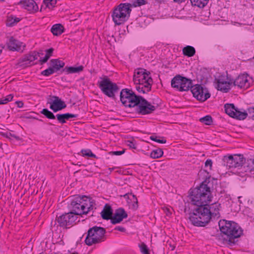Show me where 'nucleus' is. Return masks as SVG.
<instances>
[{"label": "nucleus", "instance_id": "f257e3e1", "mask_svg": "<svg viewBox=\"0 0 254 254\" xmlns=\"http://www.w3.org/2000/svg\"><path fill=\"white\" fill-rule=\"evenodd\" d=\"M220 207L219 203H214L210 205L206 204L203 206L196 207L192 213L190 214L189 219L194 226L204 227L209 222L211 217H220Z\"/></svg>", "mask_w": 254, "mask_h": 254}, {"label": "nucleus", "instance_id": "f03ea898", "mask_svg": "<svg viewBox=\"0 0 254 254\" xmlns=\"http://www.w3.org/2000/svg\"><path fill=\"white\" fill-rule=\"evenodd\" d=\"M155 109L146 99L136 95L131 89H128V113L133 111L137 114L146 115L151 113Z\"/></svg>", "mask_w": 254, "mask_h": 254}, {"label": "nucleus", "instance_id": "7ed1b4c3", "mask_svg": "<svg viewBox=\"0 0 254 254\" xmlns=\"http://www.w3.org/2000/svg\"><path fill=\"white\" fill-rule=\"evenodd\" d=\"M220 231L223 234L224 243L230 246L235 243V239L243 234V230L238 224L234 221L220 220L218 223Z\"/></svg>", "mask_w": 254, "mask_h": 254}, {"label": "nucleus", "instance_id": "20e7f679", "mask_svg": "<svg viewBox=\"0 0 254 254\" xmlns=\"http://www.w3.org/2000/svg\"><path fill=\"white\" fill-rule=\"evenodd\" d=\"M95 202L94 200L85 195H74L71 199L68 205L70 212L76 216L86 214L88 212L93 210Z\"/></svg>", "mask_w": 254, "mask_h": 254}, {"label": "nucleus", "instance_id": "39448f33", "mask_svg": "<svg viewBox=\"0 0 254 254\" xmlns=\"http://www.w3.org/2000/svg\"><path fill=\"white\" fill-rule=\"evenodd\" d=\"M207 182H209V180L206 179L191 192V201L197 207L203 206L211 200L210 189L206 184Z\"/></svg>", "mask_w": 254, "mask_h": 254}, {"label": "nucleus", "instance_id": "423d86ee", "mask_svg": "<svg viewBox=\"0 0 254 254\" xmlns=\"http://www.w3.org/2000/svg\"><path fill=\"white\" fill-rule=\"evenodd\" d=\"M149 71L144 69H139L134 72L133 81L135 84L136 90L140 93H147L151 89L153 80Z\"/></svg>", "mask_w": 254, "mask_h": 254}, {"label": "nucleus", "instance_id": "0eeeda50", "mask_svg": "<svg viewBox=\"0 0 254 254\" xmlns=\"http://www.w3.org/2000/svg\"><path fill=\"white\" fill-rule=\"evenodd\" d=\"M106 231L104 228L95 226L89 229L85 239L86 245L91 246L105 241Z\"/></svg>", "mask_w": 254, "mask_h": 254}, {"label": "nucleus", "instance_id": "6e6552de", "mask_svg": "<svg viewBox=\"0 0 254 254\" xmlns=\"http://www.w3.org/2000/svg\"><path fill=\"white\" fill-rule=\"evenodd\" d=\"M98 86L105 95L113 99H115V94L119 90L117 84L113 82L107 76H105L98 82Z\"/></svg>", "mask_w": 254, "mask_h": 254}, {"label": "nucleus", "instance_id": "1a4fd4ad", "mask_svg": "<svg viewBox=\"0 0 254 254\" xmlns=\"http://www.w3.org/2000/svg\"><path fill=\"white\" fill-rule=\"evenodd\" d=\"M111 16L115 25L124 24L127 20V3H121L115 7Z\"/></svg>", "mask_w": 254, "mask_h": 254}, {"label": "nucleus", "instance_id": "9d476101", "mask_svg": "<svg viewBox=\"0 0 254 254\" xmlns=\"http://www.w3.org/2000/svg\"><path fill=\"white\" fill-rule=\"evenodd\" d=\"M192 85L191 80L180 75L175 76L171 80V86L180 91H188Z\"/></svg>", "mask_w": 254, "mask_h": 254}, {"label": "nucleus", "instance_id": "9b49d317", "mask_svg": "<svg viewBox=\"0 0 254 254\" xmlns=\"http://www.w3.org/2000/svg\"><path fill=\"white\" fill-rule=\"evenodd\" d=\"M244 160L243 156L241 154L229 155L223 157V163L224 165L229 168H238L240 170Z\"/></svg>", "mask_w": 254, "mask_h": 254}, {"label": "nucleus", "instance_id": "f8f14e48", "mask_svg": "<svg viewBox=\"0 0 254 254\" xmlns=\"http://www.w3.org/2000/svg\"><path fill=\"white\" fill-rule=\"evenodd\" d=\"M190 89L193 97L199 101L204 102L210 96L208 89L200 84H192Z\"/></svg>", "mask_w": 254, "mask_h": 254}, {"label": "nucleus", "instance_id": "ddd939ff", "mask_svg": "<svg viewBox=\"0 0 254 254\" xmlns=\"http://www.w3.org/2000/svg\"><path fill=\"white\" fill-rule=\"evenodd\" d=\"M77 217L73 214L70 211L57 216L56 221L58 222V225L61 227L68 228L72 226L77 219Z\"/></svg>", "mask_w": 254, "mask_h": 254}, {"label": "nucleus", "instance_id": "4468645a", "mask_svg": "<svg viewBox=\"0 0 254 254\" xmlns=\"http://www.w3.org/2000/svg\"><path fill=\"white\" fill-rule=\"evenodd\" d=\"M42 54V53L37 52L36 51L30 52L24 55L22 58L18 60V64L23 67L33 65L35 64L33 63V62Z\"/></svg>", "mask_w": 254, "mask_h": 254}, {"label": "nucleus", "instance_id": "2eb2a0df", "mask_svg": "<svg viewBox=\"0 0 254 254\" xmlns=\"http://www.w3.org/2000/svg\"><path fill=\"white\" fill-rule=\"evenodd\" d=\"M225 113L230 117L238 120H244L247 118V114L239 111L233 104H227L224 106Z\"/></svg>", "mask_w": 254, "mask_h": 254}, {"label": "nucleus", "instance_id": "dca6fc26", "mask_svg": "<svg viewBox=\"0 0 254 254\" xmlns=\"http://www.w3.org/2000/svg\"><path fill=\"white\" fill-rule=\"evenodd\" d=\"M49 97L51 98L48 101V104L50 105V108L54 112L56 113L66 108V105L65 102L59 97L51 95Z\"/></svg>", "mask_w": 254, "mask_h": 254}, {"label": "nucleus", "instance_id": "f3484780", "mask_svg": "<svg viewBox=\"0 0 254 254\" xmlns=\"http://www.w3.org/2000/svg\"><path fill=\"white\" fill-rule=\"evenodd\" d=\"M248 74L239 75L235 80H232V85L235 86H238L239 88H248L250 86V83L248 80Z\"/></svg>", "mask_w": 254, "mask_h": 254}, {"label": "nucleus", "instance_id": "a211bd4d", "mask_svg": "<svg viewBox=\"0 0 254 254\" xmlns=\"http://www.w3.org/2000/svg\"><path fill=\"white\" fill-rule=\"evenodd\" d=\"M241 172L249 173L250 175H254V159H249L243 161V163L240 168Z\"/></svg>", "mask_w": 254, "mask_h": 254}, {"label": "nucleus", "instance_id": "6ab92c4d", "mask_svg": "<svg viewBox=\"0 0 254 254\" xmlns=\"http://www.w3.org/2000/svg\"><path fill=\"white\" fill-rule=\"evenodd\" d=\"M127 217V213L123 208H120L115 211L114 216H112L111 221L113 224L121 222L123 218Z\"/></svg>", "mask_w": 254, "mask_h": 254}, {"label": "nucleus", "instance_id": "aec40b11", "mask_svg": "<svg viewBox=\"0 0 254 254\" xmlns=\"http://www.w3.org/2000/svg\"><path fill=\"white\" fill-rule=\"evenodd\" d=\"M232 85V80L229 79L225 81L221 78L217 79V89L224 92H228L230 89V86Z\"/></svg>", "mask_w": 254, "mask_h": 254}, {"label": "nucleus", "instance_id": "412c9836", "mask_svg": "<svg viewBox=\"0 0 254 254\" xmlns=\"http://www.w3.org/2000/svg\"><path fill=\"white\" fill-rule=\"evenodd\" d=\"M20 3L30 13H34L38 10V6L35 0H22Z\"/></svg>", "mask_w": 254, "mask_h": 254}, {"label": "nucleus", "instance_id": "4be33fe9", "mask_svg": "<svg viewBox=\"0 0 254 254\" xmlns=\"http://www.w3.org/2000/svg\"><path fill=\"white\" fill-rule=\"evenodd\" d=\"M7 48L10 51H18L20 49L21 43L14 39L13 37H10L8 42L6 43Z\"/></svg>", "mask_w": 254, "mask_h": 254}, {"label": "nucleus", "instance_id": "5701e85b", "mask_svg": "<svg viewBox=\"0 0 254 254\" xmlns=\"http://www.w3.org/2000/svg\"><path fill=\"white\" fill-rule=\"evenodd\" d=\"M77 115L71 113L58 114L56 116L58 122L61 124H64L66 123V120H68L71 118L77 117Z\"/></svg>", "mask_w": 254, "mask_h": 254}, {"label": "nucleus", "instance_id": "b1692460", "mask_svg": "<svg viewBox=\"0 0 254 254\" xmlns=\"http://www.w3.org/2000/svg\"><path fill=\"white\" fill-rule=\"evenodd\" d=\"M128 205L129 208L133 210L138 208V201L136 196L132 192H128Z\"/></svg>", "mask_w": 254, "mask_h": 254}, {"label": "nucleus", "instance_id": "393cba45", "mask_svg": "<svg viewBox=\"0 0 254 254\" xmlns=\"http://www.w3.org/2000/svg\"><path fill=\"white\" fill-rule=\"evenodd\" d=\"M101 217L103 219L109 220L113 215V210L111 206L108 203L105 204L103 210L101 212Z\"/></svg>", "mask_w": 254, "mask_h": 254}, {"label": "nucleus", "instance_id": "a878e982", "mask_svg": "<svg viewBox=\"0 0 254 254\" xmlns=\"http://www.w3.org/2000/svg\"><path fill=\"white\" fill-rule=\"evenodd\" d=\"M50 62L51 67L55 72L63 68L65 65V63L63 61L58 59H52Z\"/></svg>", "mask_w": 254, "mask_h": 254}, {"label": "nucleus", "instance_id": "bb28decb", "mask_svg": "<svg viewBox=\"0 0 254 254\" xmlns=\"http://www.w3.org/2000/svg\"><path fill=\"white\" fill-rule=\"evenodd\" d=\"M84 67L83 65H80L78 67L66 66L63 69V72H66L67 74L73 73H79L83 71Z\"/></svg>", "mask_w": 254, "mask_h": 254}, {"label": "nucleus", "instance_id": "cd10ccee", "mask_svg": "<svg viewBox=\"0 0 254 254\" xmlns=\"http://www.w3.org/2000/svg\"><path fill=\"white\" fill-rule=\"evenodd\" d=\"M51 31L54 35L59 36L64 32V27L61 24H56L53 25Z\"/></svg>", "mask_w": 254, "mask_h": 254}, {"label": "nucleus", "instance_id": "c85d7f7f", "mask_svg": "<svg viewBox=\"0 0 254 254\" xmlns=\"http://www.w3.org/2000/svg\"><path fill=\"white\" fill-rule=\"evenodd\" d=\"M54 51V49L53 48L45 50L46 55L45 57L43 59L41 58L39 61L41 64H43L48 61L50 58L52 56Z\"/></svg>", "mask_w": 254, "mask_h": 254}, {"label": "nucleus", "instance_id": "c756f323", "mask_svg": "<svg viewBox=\"0 0 254 254\" xmlns=\"http://www.w3.org/2000/svg\"><path fill=\"white\" fill-rule=\"evenodd\" d=\"M183 52L184 55L189 57H192L195 53V49L190 46H187L183 48Z\"/></svg>", "mask_w": 254, "mask_h": 254}, {"label": "nucleus", "instance_id": "7c9ffc66", "mask_svg": "<svg viewBox=\"0 0 254 254\" xmlns=\"http://www.w3.org/2000/svg\"><path fill=\"white\" fill-rule=\"evenodd\" d=\"M20 21L19 18L9 16L7 17L6 20V26L11 27L17 24Z\"/></svg>", "mask_w": 254, "mask_h": 254}, {"label": "nucleus", "instance_id": "2f4dec72", "mask_svg": "<svg viewBox=\"0 0 254 254\" xmlns=\"http://www.w3.org/2000/svg\"><path fill=\"white\" fill-rule=\"evenodd\" d=\"M120 101H121L123 105L125 107L127 106V88H124L122 89L120 92Z\"/></svg>", "mask_w": 254, "mask_h": 254}, {"label": "nucleus", "instance_id": "473e14b6", "mask_svg": "<svg viewBox=\"0 0 254 254\" xmlns=\"http://www.w3.org/2000/svg\"><path fill=\"white\" fill-rule=\"evenodd\" d=\"M209 0H190L192 5L199 7H203L205 6Z\"/></svg>", "mask_w": 254, "mask_h": 254}, {"label": "nucleus", "instance_id": "72a5a7b5", "mask_svg": "<svg viewBox=\"0 0 254 254\" xmlns=\"http://www.w3.org/2000/svg\"><path fill=\"white\" fill-rule=\"evenodd\" d=\"M40 113L49 119L54 120L56 119V116L47 109H43Z\"/></svg>", "mask_w": 254, "mask_h": 254}, {"label": "nucleus", "instance_id": "f704fd0d", "mask_svg": "<svg viewBox=\"0 0 254 254\" xmlns=\"http://www.w3.org/2000/svg\"><path fill=\"white\" fill-rule=\"evenodd\" d=\"M163 155V151L161 149H157L153 150L150 153V157L153 159H157L162 157Z\"/></svg>", "mask_w": 254, "mask_h": 254}, {"label": "nucleus", "instance_id": "c9c22d12", "mask_svg": "<svg viewBox=\"0 0 254 254\" xmlns=\"http://www.w3.org/2000/svg\"><path fill=\"white\" fill-rule=\"evenodd\" d=\"M43 3L46 7L52 9L55 6L57 3V0H44Z\"/></svg>", "mask_w": 254, "mask_h": 254}, {"label": "nucleus", "instance_id": "e433bc0d", "mask_svg": "<svg viewBox=\"0 0 254 254\" xmlns=\"http://www.w3.org/2000/svg\"><path fill=\"white\" fill-rule=\"evenodd\" d=\"M80 152L81 153L83 156L96 158V155L93 154L90 149H82Z\"/></svg>", "mask_w": 254, "mask_h": 254}, {"label": "nucleus", "instance_id": "4c0bfd02", "mask_svg": "<svg viewBox=\"0 0 254 254\" xmlns=\"http://www.w3.org/2000/svg\"><path fill=\"white\" fill-rule=\"evenodd\" d=\"M200 121L206 125H210L212 122V119L210 116L207 115L200 119Z\"/></svg>", "mask_w": 254, "mask_h": 254}, {"label": "nucleus", "instance_id": "58836bf2", "mask_svg": "<svg viewBox=\"0 0 254 254\" xmlns=\"http://www.w3.org/2000/svg\"><path fill=\"white\" fill-rule=\"evenodd\" d=\"M13 98L12 94H9L6 97L0 99V105L6 104L11 101Z\"/></svg>", "mask_w": 254, "mask_h": 254}, {"label": "nucleus", "instance_id": "ea45409f", "mask_svg": "<svg viewBox=\"0 0 254 254\" xmlns=\"http://www.w3.org/2000/svg\"><path fill=\"white\" fill-rule=\"evenodd\" d=\"M55 72L54 71V69L50 66L47 69L42 71L41 72V74L46 76H48Z\"/></svg>", "mask_w": 254, "mask_h": 254}, {"label": "nucleus", "instance_id": "a19ab883", "mask_svg": "<svg viewBox=\"0 0 254 254\" xmlns=\"http://www.w3.org/2000/svg\"><path fill=\"white\" fill-rule=\"evenodd\" d=\"M139 247L140 252L142 254H149V250L144 243H142Z\"/></svg>", "mask_w": 254, "mask_h": 254}, {"label": "nucleus", "instance_id": "79ce46f5", "mask_svg": "<svg viewBox=\"0 0 254 254\" xmlns=\"http://www.w3.org/2000/svg\"><path fill=\"white\" fill-rule=\"evenodd\" d=\"M244 112L247 114V117H249L252 119L254 120V107L249 108L247 110V112L244 111Z\"/></svg>", "mask_w": 254, "mask_h": 254}, {"label": "nucleus", "instance_id": "37998d69", "mask_svg": "<svg viewBox=\"0 0 254 254\" xmlns=\"http://www.w3.org/2000/svg\"><path fill=\"white\" fill-rule=\"evenodd\" d=\"M150 138L151 140L160 143H165L166 142V140L164 139L163 137H162V139H158L157 136H151Z\"/></svg>", "mask_w": 254, "mask_h": 254}, {"label": "nucleus", "instance_id": "c03bdc74", "mask_svg": "<svg viewBox=\"0 0 254 254\" xmlns=\"http://www.w3.org/2000/svg\"><path fill=\"white\" fill-rule=\"evenodd\" d=\"M128 147L130 149H136L137 146L134 140H128Z\"/></svg>", "mask_w": 254, "mask_h": 254}, {"label": "nucleus", "instance_id": "a18cd8bd", "mask_svg": "<svg viewBox=\"0 0 254 254\" xmlns=\"http://www.w3.org/2000/svg\"><path fill=\"white\" fill-rule=\"evenodd\" d=\"M125 152L126 149H123L121 151H111L110 152V154L112 155H121L124 154Z\"/></svg>", "mask_w": 254, "mask_h": 254}, {"label": "nucleus", "instance_id": "49530a36", "mask_svg": "<svg viewBox=\"0 0 254 254\" xmlns=\"http://www.w3.org/2000/svg\"><path fill=\"white\" fill-rule=\"evenodd\" d=\"M162 209L163 210V211L164 212V213H166L167 216H169L171 215L172 212H171V210L170 208H169L166 206H164V207H162Z\"/></svg>", "mask_w": 254, "mask_h": 254}, {"label": "nucleus", "instance_id": "de8ad7c7", "mask_svg": "<svg viewBox=\"0 0 254 254\" xmlns=\"http://www.w3.org/2000/svg\"><path fill=\"white\" fill-rule=\"evenodd\" d=\"M119 35L121 38L125 37V36L126 35V31L125 29H124V28L120 29V30H119Z\"/></svg>", "mask_w": 254, "mask_h": 254}, {"label": "nucleus", "instance_id": "09e8293b", "mask_svg": "<svg viewBox=\"0 0 254 254\" xmlns=\"http://www.w3.org/2000/svg\"><path fill=\"white\" fill-rule=\"evenodd\" d=\"M212 161L210 159H207L206 161H205V167H208L209 166L210 167V169L211 168V167H212Z\"/></svg>", "mask_w": 254, "mask_h": 254}, {"label": "nucleus", "instance_id": "8fccbe9b", "mask_svg": "<svg viewBox=\"0 0 254 254\" xmlns=\"http://www.w3.org/2000/svg\"><path fill=\"white\" fill-rule=\"evenodd\" d=\"M137 4H135V6H140L146 4V1L144 0H137Z\"/></svg>", "mask_w": 254, "mask_h": 254}, {"label": "nucleus", "instance_id": "3c124183", "mask_svg": "<svg viewBox=\"0 0 254 254\" xmlns=\"http://www.w3.org/2000/svg\"><path fill=\"white\" fill-rule=\"evenodd\" d=\"M9 139H10V137H12L15 138L17 140H20V137L14 134H12L11 133L9 132Z\"/></svg>", "mask_w": 254, "mask_h": 254}, {"label": "nucleus", "instance_id": "603ef678", "mask_svg": "<svg viewBox=\"0 0 254 254\" xmlns=\"http://www.w3.org/2000/svg\"><path fill=\"white\" fill-rule=\"evenodd\" d=\"M115 230H118L121 232H125L126 229L125 228L122 226H117L115 228Z\"/></svg>", "mask_w": 254, "mask_h": 254}, {"label": "nucleus", "instance_id": "864d4df0", "mask_svg": "<svg viewBox=\"0 0 254 254\" xmlns=\"http://www.w3.org/2000/svg\"><path fill=\"white\" fill-rule=\"evenodd\" d=\"M9 132H6V133H4V132H0V135H1V136H3V137H5L6 138H9Z\"/></svg>", "mask_w": 254, "mask_h": 254}, {"label": "nucleus", "instance_id": "5fc2aeb1", "mask_svg": "<svg viewBox=\"0 0 254 254\" xmlns=\"http://www.w3.org/2000/svg\"><path fill=\"white\" fill-rule=\"evenodd\" d=\"M15 104L18 108H22L23 106V103L22 101H17L15 102Z\"/></svg>", "mask_w": 254, "mask_h": 254}, {"label": "nucleus", "instance_id": "6e6d98bb", "mask_svg": "<svg viewBox=\"0 0 254 254\" xmlns=\"http://www.w3.org/2000/svg\"><path fill=\"white\" fill-rule=\"evenodd\" d=\"M175 2L178 3H181L183 1H185L186 0H173Z\"/></svg>", "mask_w": 254, "mask_h": 254}, {"label": "nucleus", "instance_id": "4d7b16f0", "mask_svg": "<svg viewBox=\"0 0 254 254\" xmlns=\"http://www.w3.org/2000/svg\"><path fill=\"white\" fill-rule=\"evenodd\" d=\"M131 6V4H129V3H128V8H127V10H128V14H129V11L131 10L129 8V6Z\"/></svg>", "mask_w": 254, "mask_h": 254}, {"label": "nucleus", "instance_id": "13d9d810", "mask_svg": "<svg viewBox=\"0 0 254 254\" xmlns=\"http://www.w3.org/2000/svg\"><path fill=\"white\" fill-rule=\"evenodd\" d=\"M170 247L171 248V250L173 251L175 249V247L170 244Z\"/></svg>", "mask_w": 254, "mask_h": 254}, {"label": "nucleus", "instance_id": "bf43d9fd", "mask_svg": "<svg viewBox=\"0 0 254 254\" xmlns=\"http://www.w3.org/2000/svg\"><path fill=\"white\" fill-rule=\"evenodd\" d=\"M124 197H126V196H127V193H126L124 195H123Z\"/></svg>", "mask_w": 254, "mask_h": 254}, {"label": "nucleus", "instance_id": "052dcab7", "mask_svg": "<svg viewBox=\"0 0 254 254\" xmlns=\"http://www.w3.org/2000/svg\"><path fill=\"white\" fill-rule=\"evenodd\" d=\"M156 0L157 1H159V2H161L163 0Z\"/></svg>", "mask_w": 254, "mask_h": 254}, {"label": "nucleus", "instance_id": "680f3d73", "mask_svg": "<svg viewBox=\"0 0 254 254\" xmlns=\"http://www.w3.org/2000/svg\"><path fill=\"white\" fill-rule=\"evenodd\" d=\"M2 52V49H0V54Z\"/></svg>", "mask_w": 254, "mask_h": 254}, {"label": "nucleus", "instance_id": "e2e57ef3", "mask_svg": "<svg viewBox=\"0 0 254 254\" xmlns=\"http://www.w3.org/2000/svg\"><path fill=\"white\" fill-rule=\"evenodd\" d=\"M60 242H62V244H63V243H64V242H63V240H61V241H60Z\"/></svg>", "mask_w": 254, "mask_h": 254}, {"label": "nucleus", "instance_id": "0e129e2a", "mask_svg": "<svg viewBox=\"0 0 254 254\" xmlns=\"http://www.w3.org/2000/svg\"><path fill=\"white\" fill-rule=\"evenodd\" d=\"M130 117L132 118V117H133V116H130Z\"/></svg>", "mask_w": 254, "mask_h": 254}, {"label": "nucleus", "instance_id": "69168bd1", "mask_svg": "<svg viewBox=\"0 0 254 254\" xmlns=\"http://www.w3.org/2000/svg\"><path fill=\"white\" fill-rule=\"evenodd\" d=\"M1 1H4V0H0Z\"/></svg>", "mask_w": 254, "mask_h": 254}]
</instances>
